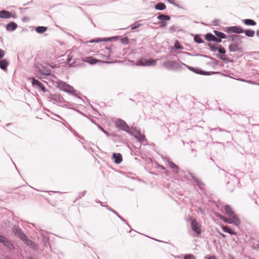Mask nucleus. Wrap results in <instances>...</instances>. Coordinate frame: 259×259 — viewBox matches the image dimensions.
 Segmentation results:
<instances>
[{
    "mask_svg": "<svg viewBox=\"0 0 259 259\" xmlns=\"http://www.w3.org/2000/svg\"><path fill=\"white\" fill-rule=\"evenodd\" d=\"M205 45L208 46L210 51L211 52L218 51L219 54L213 55L220 60L223 61L225 63L227 64L233 62L232 60L230 59L227 56L225 55L226 51L222 45L212 43H208L205 44Z\"/></svg>",
    "mask_w": 259,
    "mask_h": 259,
    "instance_id": "nucleus-1",
    "label": "nucleus"
},
{
    "mask_svg": "<svg viewBox=\"0 0 259 259\" xmlns=\"http://www.w3.org/2000/svg\"><path fill=\"white\" fill-rule=\"evenodd\" d=\"M57 87L60 90L73 96L78 99H80L83 102L85 103V101L76 93V91L72 86L66 83L62 80H59L57 83Z\"/></svg>",
    "mask_w": 259,
    "mask_h": 259,
    "instance_id": "nucleus-2",
    "label": "nucleus"
},
{
    "mask_svg": "<svg viewBox=\"0 0 259 259\" xmlns=\"http://www.w3.org/2000/svg\"><path fill=\"white\" fill-rule=\"evenodd\" d=\"M115 124L119 130L125 132L129 135H133L132 132L131 131L130 127L123 119L120 118L117 119L115 120Z\"/></svg>",
    "mask_w": 259,
    "mask_h": 259,
    "instance_id": "nucleus-3",
    "label": "nucleus"
},
{
    "mask_svg": "<svg viewBox=\"0 0 259 259\" xmlns=\"http://www.w3.org/2000/svg\"><path fill=\"white\" fill-rule=\"evenodd\" d=\"M219 29L228 33L241 34L243 31V28L240 26H232L227 27H221Z\"/></svg>",
    "mask_w": 259,
    "mask_h": 259,
    "instance_id": "nucleus-4",
    "label": "nucleus"
},
{
    "mask_svg": "<svg viewBox=\"0 0 259 259\" xmlns=\"http://www.w3.org/2000/svg\"><path fill=\"white\" fill-rule=\"evenodd\" d=\"M218 216L224 222L229 224H233L236 226L239 227L241 224V221L238 218H233V219L231 218H227L221 214H219Z\"/></svg>",
    "mask_w": 259,
    "mask_h": 259,
    "instance_id": "nucleus-5",
    "label": "nucleus"
},
{
    "mask_svg": "<svg viewBox=\"0 0 259 259\" xmlns=\"http://www.w3.org/2000/svg\"><path fill=\"white\" fill-rule=\"evenodd\" d=\"M181 64L175 61L167 60L163 62V66L168 70H175L181 67Z\"/></svg>",
    "mask_w": 259,
    "mask_h": 259,
    "instance_id": "nucleus-6",
    "label": "nucleus"
},
{
    "mask_svg": "<svg viewBox=\"0 0 259 259\" xmlns=\"http://www.w3.org/2000/svg\"><path fill=\"white\" fill-rule=\"evenodd\" d=\"M157 18L159 19L157 24H160V27L161 28L165 27L167 25L166 21L170 20V17L169 16L160 13H158Z\"/></svg>",
    "mask_w": 259,
    "mask_h": 259,
    "instance_id": "nucleus-7",
    "label": "nucleus"
},
{
    "mask_svg": "<svg viewBox=\"0 0 259 259\" xmlns=\"http://www.w3.org/2000/svg\"><path fill=\"white\" fill-rule=\"evenodd\" d=\"M156 61L153 59H146L144 57L140 58L138 61V64L140 66H154L156 64Z\"/></svg>",
    "mask_w": 259,
    "mask_h": 259,
    "instance_id": "nucleus-8",
    "label": "nucleus"
},
{
    "mask_svg": "<svg viewBox=\"0 0 259 259\" xmlns=\"http://www.w3.org/2000/svg\"><path fill=\"white\" fill-rule=\"evenodd\" d=\"M12 231L14 234L21 240L26 237V235L23 232L22 229L19 226H14L12 228Z\"/></svg>",
    "mask_w": 259,
    "mask_h": 259,
    "instance_id": "nucleus-9",
    "label": "nucleus"
},
{
    "mask_svg": "<svg viewBox=\"0 0 259 259\" xmlns=\"http://www.w3.org/2000/svg\"><path fill=\"white\" fill-rule=\"evenodd\" d=\"M51 98L50 101H54V103H57L61 105V104L63 103H67L66 101H65L64 98L61 96V95L58 94H51Z\"/></svg>",
    "mask_w": 259,
    "mask_h": 259,
    "instance_id": "nucleus-10",
    "label": "nucleus"
},
{
    "mask_svg": "<svg viewBox=\"0 0 259 259\" xmlns=\"http://www.w3.org/2000/svg\"><path fill=\"white\" fill-rule=\"evenodd\" d=\"M192 230L199 236L201 233V226L196 220H192L191 222Z\"/></svg>",
    "mask_w": 259,
    "mask_h": 259,
    "instance_id": "nucleus-11",
    "label": "nucleus"
},
{
    "mask_svg": "<svg viewBox=\"0 0 259 259\" xmlns=\"http://www.w3.org/2000/svg\"><path fill=\"white\" fill-rule=\"evenodd\" d=\"M22 241L26 245L31 247L34 250L37 251L38 249V245L34 241L28 239L26 236Z\"/></svg>",
    "mask_w": 259,
    "mask_h": 259,
    "instance_id": "nucleus-12",
    "label": "nucleus"
},
{
    "mask_svg": "<svg viewBox=\"0 0 259 259\" xmlns=\"http://www.w3.org/2000/svg\"><path fill=\"white\" fill-rule=\"evenodd\" d=\"M213 33L215 34V38H217L215 39L216 43H220L223 39L227 38V35L222 32L214 30Z\"/></svg>",
    "mask_w": 259,
    "mask_h": 259,
    "instance_id": "nucleus-13",
    "label": "nucleus"
},
{
    "mask_svg": "<svg viewBox=\"0 0 259 259\" xmlns=\"http://www.w3.org/2000/svg\"><path fill=\"white\" fill-rule=\"evenodd\" d=\"M111 159L115 163L119 164L122 161V156L120 153L114 152L112 154Z\"/></svg>",
    "mask_w": 259,
    "mask_h": 259,
    "instance_id": "nucleus-14",
    "label": "nucleus"
},
{
    "mask_svg": "<svg viewBox=\"0 0 259 259\" xmlns=\"http://www.w3.org/2000/svg\"><path fill=\"white\" fill-rule=\"evenodd\" d=\"M83 62H87L91 65H95L98 62H101V61L98 60L93 57L89 56L85 57L82 58Z\"/></svg>",
    "mask_w": 259,
    "mask_h": 259,
    "instance_id": "nucleus-15",
    "label": "nucleus"
},
{
    "mask_svg": "<svg viewBox=\"0 0 259 259\" xmlns=\"http://www.w3.org/2000/svg\"><path fill=\"white\" fill-rule=\"evenodd\" d=\"M224 209L226 214L229 216L230 218L233 219V218H238L235 212L229 205H225Z\"/></svg>",
    "mask_w": 259,
    "mask_h": 259,
    "instance_id": "nucleus-16",
    "label": "nucleus"
},
{
    "mask_svg": "<svg viewBox=\"0 0 259 259\" xmlns=\"http://www.w3.org/2000/svg\"><path fill=\"white\" fill-rule=\"evenodd\" d=\"M167 163L169 164L170 167L172 169L174 172L176 174H181L184 173V171L183 170H180L179 167L170 160H168Z\"/></svg>",
    "mask_w": 259,
    "mask_h": 259,
    "instance_id": "nucleus-17",
    "label": "nucleus"
},
{
    "mask_svg": "<svg viewBox=\"0 0 259 259\" xmlns=\"http://www.w3.org/2000/svg\"><path fill=\"white\" fill-rule=\"evenodd\" d=\"M104 207H105L109 211L114 213V214H116L122 222L125 223L126 224H127L129 226L130 228H131V226L128 225V222L123 217H122L121 215H120L115 210L112 209L111 207H110L108 205H105Z\"/></svg>",
    "mask_w": 259,
    "mask_h": 259,
    "instance_id": "nucleus-18",
    "label": "nucleus"
},
{
    "mask_svg": "<svg viewBox=\"0 0 259 259\" xmlns=\"http://www.w3.org/2000/svg\"><path fill=\"white\" fill-rule=\"evenodd\" d=\"M18 27L17 23L15 22L11 21L6 25V30L8 31H14Z\"/></svg>",
    "mask_w": 259,
    "mask_h": 259,
    "instance_id": "nucleus-19",
    "label": "nucleus"
},
{
    "mask_svg": "<svg viewBox=\"0 0 259 259\" xmlns=\"http://www.w3.org/2000/svg\"><path fill=\"white\" fill-rule=\"evenodd\" d=\"M133 135H130L131 136L134 137L135 139L137 140V141L141 143H142L145 139V136L144 135L141 134L140 131L139 132H137L136 134H135L134 132H132Z\"/></svg>",
    "mask_w": 259,
    "mask_h": 259,
    "instance_id": "nucleus-20",
    "label": "nucleus"
},
{
    "mask_svg": "<svg viewBox=\"0 0 259 259\" xmlns=\"http://www.w3.org/2000/svg\"><path fill=\"white\" fill-rule=\"evenodd\" d=\"M189 174L190 175L191 177L193 179L196 184L199 187V188L201 190H202L201 187L204 186L205 185L202 182H201L198 178L195 176L193 174L189 172Z\"/></svg>",
    "mask_w": 259,
    "mask_h": 259,
    "instance_id": "nucleus-21",
    "label": "nucleus"
},
{
    "mask_svg": "<svg viewBox=\"0 0 259 259\" xmlns=\"http://www.w3.org/2000/svg\"><path fill=\"white\" fill-rule=\"evenodd\" d=\"M11 16V12L6 10L0 11V18L2 19H9Z\"/></svg>",
    "mask_w": 259,
    "mask_h": 259,
    "instance_id": "nucleus-22",
    "label": "nucleus"
},
{
    "mask_svg": "<svg viewBox=\"0 0 259 259\" xmlns=\"http://www.w3.org/2000/svg\"><path fill=\"white\" fill-rule=\"evenodd\" d=\"M42 235V242L43 243V246L46 248H48L50 247V244L49 242V237L48 236L41 234Z\"/></svg>",
    "mask_w": 259,
    "mask_h": 259,
    "instance_id": "nucleus-23",
    "label": "nucleus"
},
{
    "mask_svg": "<svg viewBox=\"0 0 259 259\" xmlns=\"http://www.w3.org/2000/svg\"><path fill=\"white\" fill-rule=\"evenodd\" d=\"M212 74H221L223 76H226V74L219 71H206L201 69L200 75H210Z\"/></svg>",
    "mask_w": 259,
    "mask_h": 259,
    "instance_id": "nucleus-24",
    "label": "nucleus"
},
{
    "mask_svg": "<svg viewBox=\"0 0 259 259\" xmlns=\"http://www.w3.org/2000/svg\"><path fill=\"white\" fill-rule=\"evenodd\" d=\"M9 64V61L6 59L0 60V68L6 71L7 70V67Z\"/></svg>",
    "mask_w": 259,
    "mask_h": 259,
    "instance_id": "nucleus-25",
    "label": "nucleus"
},
{
    "mask_svg": "<svg viewBox=\"0 0 259 259\" xmlns=\"http://www.w3.org/2000/svg\"><path fill=\"white\" fill-rule=\"evenodd\" d=\"M181 64L184 66H185L189 70L191 71L192 72L197 74H200L201 72V69L198 68V67H193L192 66H189L188 65H186L183 63H181Z\"/></svg>",
    "mask_w": 259,
    "mask_h": 259,
    "instance_id": "nucleus-26",
    "label": "nucleus"
},
{
    "mask_svg": "<svg viewBox=\"0 0 259 259\" xmlns=\"http://www.w3.org/2000/svg\"><path fill=\"white\" fill-rule=\"evenodd\" d=\"M222 229L224 232L228 233L230 235H237L236 232L233 231L229 226L222 225Z\"/></svg>",
    "mask_w": 259,
    "mask_h": 259,
    "instance_id": "nucleus-27",
    "label": "nucleus"
},
{
    "mask_svg": "<svg viewBox=\"0 0 259 259\" xmlns=\"http://www.w3.org/2000/svg\"><path fill=\"white\" fill-rule=\"evenodd\" d=\"M204 38L208 41H213L216 42L215 36L210 32L207 33L204 35Z\"/></svg>",
    "mask_w": 259,
    "mask_h": 259,
    "instance_id": "nucleus-28",
    "label": "nucleus"
},
{
    "mask_svg": "<svg viewBox=\"0 0 259 259\" xmlns=\"http://www.w3.org/2000/svg\"><path fill=\"white\" fill-rule=\"evenodd\" d=\"M242 22L247 26H255L256 22L251 19H246L242 20Z\"/></svg>",
    "mask_w": 259,
    "mask_h": 259,
    "instance_id": "nucleus-29",
    "label": "nucleus"
},
{
    "mask_svg": "<svg viewBox=\"0 0 259 259\" xmlns=\"http://www.w3.org/2000/svg\"><path fill=\"white\" fill-rule=\"evenodd\" d=\"M242 33H244L245 35L247 37H252L254 36L255 32L254 30L248 29H243Z\"/></svg>",
    "mask_w": 259,
    "mask_h": 259,
    "instance_id": "nucleus-30",
    "label": "nucleus"
},
{
    "mask_svg": "<svg viewBox=\"0 0 259 259\" xmlns=\"http://www.w3.org/2000/svg\"><path fill=\"white\" fill-rule=\"evenodd\" d=\"M154 8L157 10L163 11L166 9V7L164 3L159 2L155 5Z\"/></svg>",
    "mask_w": 259,
    "mask_h": 259,
    "instance_id": "nucleus-31",
    "label": "nucleus"
},
{
    "mask_svg": "<svg viewBox=\"0 0 259 259\" xmlns=\"http://www.w3.org/2000/svg\"><path fill=\"white\" fill-rule=\"evenodd\" d=\"M47 29L48 27L44 26H37L35 28V31L39 34H42L44 33L47 30Z\"/></svg>",
    "mask_w": 259,
    "mask_h": 259,
    "instance_id": "nucleus-32",
    "label": "nucleus"
},
{
    "mask_svg": "<svg viewBox=\"0 0 259 259\" xmlns=\"http://www.w3.org/2000/svg\"><path fill=\"white\" fill-rule=\"evenodd\" d=\"M4 246H6L8 248L11 250H14L15 246L10 241L7 239L3 244Z\"/></svg>",
    "mask_w": 259,
    "mask_h": 259,
    "instance_id": "nucleus-33",
    "label": "nucleus"
},
{
    "mask_svg": "<svg viewBox=\"0 0 259 259\" xmlns=\"http://www.w3.org/2000/svg\"><path fill=\"white\" fill-rule=\"evenodd\" d=\"M4 246H6L8 248L11 250H14L15 246L10 241L7 239L3 244Z\"/></svg>",
    "mask_w": 259,
    "mask_h": 259,
    "instance_id": "nucleus-34",
    "label": "nucleus"
},
{
    "mask_svg": "<svg viewBox=\"0 0 259 259\" xmlns=\"http://www.w3.org/2000/svg\"><path fill=\"white\" fill-rule=\"evenodd\" d=\"M239 46V44L238 43L234 42L233 44H231L228 47L229 51L230 52H235V50L237 49Z\"/></svg>",
    "mask_w": 259,
    "mask_h": 259,
    "instance_id": "nucleus-35",
    "label": "nucleus"
},
{
    "mask_svg": "<svg viewBox=\"0 0 259 259\" xmlns=\"http://www.w3.org/2000/svg\"><path fill=\"white\" fill-rule=\"evenodd\" d=\"M201 34H195L194 35V40L198 44L204 43V41L201 38Z\"/></svg>",
    "mask_w": 259,
    "mask_h": 259,
    "instance_id": "nucleus-36",
    "label": "nucleus"
},
{
    "mask_svg": "<svg viewBox=\"0 0 259 259\" xmlns=\"http://www.w3.org/2000/svg\"><path fill=\"white\" fill-rule=\"evenodd\" d=\"M40 72L41 74L47 76L50 75L51 74V70L44 67H42V69L40 70Z\"/></svg>",
    "mask_w": 259,
    "mask_h": 259,
    "instance_id": "nucleus-37",
    "label": "nucleus"
},
{
    "mask_svg": "<svg viewBox=\"0 0 259 259\" xmlns=\"http://www.w3.org/2000/svg\"><path fill=\"white\" fill-rule=\"evenodd\" d=\"M140 21H136L134 23L131 25V29L132 30H134L139 27H140L142 24L141 23H140Z\"/></svg>",
    "mask_w": 259,
    "mask_h": 259,
    "instance_id": "nucleus-38",
    "label": "nucleus"
},
{
    "mask_svg": "<svg viewBox=\"0 0 259 259\" xmlns=\"http://www.w3.org/2000/svg\"><path fill=\"white\" fill-rule=\"evenodd\" d=\"M72 60V56L69 55L68 58L67 59L66 63L69 65V66H73L75 64V61H74L72 62H70Z\"/></svg>",
    "mask_w": 259,
    "mask_h": 259,
    "instance_id": "nucleus-39",
    "label": "nucleus"
},
{
    "mask_svg": "<svg viewBox=\"0 0 259 259\" xmlns=\"http://www.w3.org/2000/svg\"><path fill=\"white\" fill-rule=\"evenodd\" d=\"M172 49L175 50H183L184 47L180 44L178 40H176Z\"/></svg>",
    "mask_w": 259,
    "mask_h": 259,
    "instance_id": "nucleus-40",
    "label": "nucleus"
},
{
    "mask_svg": "<svg viewBox=\"0 0 259 259\" xmlns=\"http://www.w3.org/2000/svg\"><path fill=\"white\" fill-rule=\"evenodd\" d=\"M32 85L33 87H38L41 83V82L37 79L34 78H32L31 81Z\"/></svg>",
    "mask_w": 259,
    "mask_h": 259,
    "instance_id": "nucleus-41",
    "label": "nucleus"
},
{
    "mask_svg": "<svg viewBox=\"0 0 259 259\" xmlns=\"http://www.w3.org/2000/svg\"><path fill=\"white\" fill-rule=\"evenodd\" d=\"M242 38H244L243 36L235 34V37L234 41H235V43H238V44L240 45L242 42Z\"/></svg>",
    "mask_w": 259,
    "mask_h": 259,
    "instance_id": "nucleus-42",
    "label": "nucleus"
},
{
    "mask_svg": "<svg viewBox=\"0 0 259 259\" xmlns=\"http://www.w3.org/2000/svg\"><path fill=\"white\" fill-rule=\"evenodd\" d=\"M228 186V190L230 191V192H232L234 189L235 186L232 183V182H227Z\"/></svg>",
    "mask_w": 259,
    "mask_h": 259,
    "instance_id": "nucleus-43",
    "label": "nucleus"
},
{
    "mask_svg": "<svg viewBox=\"0 0 259 259\" xmlns=\"http://www.w3.org/2000/svg\"><path fill=\"white\" fill-rule=\"evenodd\" d=\"M121 42L123 45H128L130 43L129 38L125 36L120 38Z\"/></svg>",
    "mask_w": 259,
    "mask_h": 259,
    "instance_id": "nucleus-44",
    "label": "nucleus"
},
{
    "mask_svg": "<svg viewBox=\"0 0 259 259\" xmlns=\"http://www.w3.org/2000/svg\"><path fill=\"white\" fill-rule=\"evenodd\" d=\"M86 193H87V191H85V190L79 192L78 194L77 198L76 199V200L74 202H75L76 200L81 198L82 197H83L85 195Z\"/></svg>",
    "mask_w": 259,
    "mask_h": 259,
    "instance_id": "nucleus-45",
    "label": "nucleus"
},
{
    "mask_svg": "<svg viewBox=\"0 0 259 259\" xmlns=\"http://www.w3.org/2000/svg\"><path fill=\"white\" fill-rule=\"evenodd\" d=\"M102 41H104L103 38H97L92 39L89 42L91 43H93V42L98 43V42H102Z\"/></svg>",
    "mask_w": 259,
    "mask_h": 259,
    "instance_id": "nucleus-46",
    "label": "nucleus"
},
{
    "mask_svg": "<svg viewBox=\"0 0 259 259\" xmlns=\"http://www.w3.org/2000/svg\"><path fill=\"white\" fill-rule=\"evenodd\" d=\"M98 127L99 129H100L101 131H102L106 135H107V137H109L110 134L109 133L107 132L106 130L104 129V128L100 125H98Z\"/></svg>",
    "mask_w": 259,
    "mask_h": 259,
    "instance_id": "nucleus-47",
    "label": "nucleus"
},
{
    "mask_svg": "<svg viewBox=\"0 0 259 259\" xmlns=\"http://www.w3.org/2000/svg\"><path fill=\"white\" fill-rule=\"evenodd\" d=\"M235 37V34L227 35V38L229 39L228 41H234Z\"/></svg>",
    "mask_w": 259,
    "mask_h": 259,
    "instance_id": "nucleus-48",
    "label": "nucleus"
},
{
    "mask_svg": "<svg viewBox=\"0 0 259 259\" xmlns=\"http://www.w3.org/2000/svg\"><path fill=\"white\" fill-rule=\"evenodd\" d=\"M213 61V63L215 66L220 65L221 66H223V64L222 63H221L219 60L215 59L214 58H212V59H211Z\"/></svg>",
    "mask_w": 259,
    "mask_h": 259,
    "instance_id": "nucleus-49",
    "label": "nucleus"
},
{
    "mask_svg": "<svg viewBox=\"0 0 259 259\" xmlns=\"http://www.w3.org/2000/svg\"><path fill=\"white\" fill-rule=\"evenodd\" d=\"M184 259H195L194 256L192 254H185L184 256Z\"/></svg>",
    "mask_w": 259,
    "mask_h": 259,
    "instance_id": "nucleus-50",
    "label": "nucleus"
},
{
    "mask_svg": "<svg viewBox=\"0 0 259 259\" xmlns=\"http://www.w3.org/2000/svg\"><path fill=\"white\" fill-rule=\"evenodd\" d=\"M105 49L108 51V55L106 56L105 58L107 59L109 58L110 54L112 53L111 48L110 47H106Z\"/></svg>",
    "mask_w": 259,
    "mask_h": 259,
    "instance_id": "nucleus-51",
    "label": "nucleus"
},
{
    "mask_svg": "<svg viewBox=\"0 0 259 259\" xmlns=\"http://www.w3.org/2000/svg\"><path fill=\"white\" fill-rule=\"evenodd\" d=\"M39 88L41 91L44 93L48 92V91L46 89L45 86L42 83L38 87Z\"/></svg>",
    "mask_w": 259,
    "mask_h": 259,
    "instance_id": "nucleus-52",
    "label": "nucleus"
},
{
    "mask_svg": "<svg viewBox=\"0 0 259 259\" xmlns=\"http://www.w3.org/2000/svg\"><path fill=\"white\" fill-rule=\"evenodd\" d=\"M8 239L7 238H6L5 237H4L3 235H0V243H2L3 244H4V243H5V242Z\"/></svg>",
    "mask_w": 259,
    "mask_h": 259,
    "instance_id": "nucleus-53",
    "label": "nucleus"
},
{
    "mask_svg": "<svg viewBox=\"0 0 259 259\" xmlns=\"http://www.w3.org/2000/svg\"><path fill=\"white\" fill-rule=\"evenodd\" d=\"M169 29L170 32L172 33L175 31H177V26H175V25H172L169 27Z\"/></svg>",
    "mask_w": 259,
    "mask_h": 259,
    "instance_id": "nucleus-54",
    "label": "nucleus"
},
{
    "mask_svg": "<svg viewBox=\"0 0 259 259\" xmlns=\"http://www.w3.org/2000/svg\"><path fill=\"white\" fill-rule=\"evenodd\" d=\"M131 131L134 132L135 134L137 133V132H139L140 131H138L136 126H132L131 128Z\"/></svg>",
    "mask_w": 259,
    "mask_h": 259,
    "instance_id": "nucleus-55",
    "label": "nucleus"
},
{
    "mask_svg": "<svg viewBox=\"0 0 259 259\" xmlns=\"http://www.w3.org/2000/svg\"><path fill=\"white\" fill-rule=\"evenodd\" d=\"M156 168H160L162 170L165 169V168L164 166L159 164L158 162H156Z\"/></svg>",
    "mask_w": 259,
    "mask_h": 259,
    "instance_id": "nucleus-56",
    "label": "nucleus"
},
{
    "mask_svg": "<svg viewBox=\"0 0 259 259\" xmlns=\"http://www.w3.org/2000/svg\"><path fill=\"white\" fill-rule=\"evenodd\" d=\"M5 55V51L3 50L0 49V60L2 59V58L4 57Z\"/></svg>",
    "mask_w": 259,
    "mask_h": 259,
    "instance_id": "nucleus-57",
    "label": "nucleus"
},
{
    "mask_svg": "<svg viewBox=\"0 0 259 259\" xmlns=\"http://www.w3.org/2000/svg\"><path fill=\"white\" fill-rule=\"evenodd\" d=\"M120 38V36H114L111 37L112 41H116Z\"/></svg>",
    "mask_w": 259,
    "mask_h": 259,
    "instance_id": "nucleus-58",
    "label": "nucleus"
},
{
    "mask_svg": "<svg viewBox=\"0 0 259 259\" xmlns=\"http://www.w3.org/2000/svg\"><path fill=\"white\" fill-rule=\"evenodd\" d=\"M103 41H112V40H111V37H104L103 38Z\"/></svg>",
    "mask_w": 259,
    "mask_h": 259,
    "instance_id": "nucleus-59",
    "label": "nucleus"
},
{
    "mask_svg": "<svg viewBox=\"0 0 259 259\" xmlns=\"http://www.w3.org/2000/svg\"><path fill=\"white\" fill-rule=\"evenodd\" d=\"M60 105V106H62V107H65V108H68V109H73V108L69 107V106H68V104H62H62H61V105Z\"/></svg>",
    "mask_w": 259,
    "mask_h": 259,
    "instance_id": "nucleus-60",
    "label": "nucleus"
},
{
    "mask_svg": "<svg viewBox=\"0 0 259 259\" xmlns=\"http://www.w3.org/2000/svg\"><path fill=\"white\" fill-rule=\"evenodd\" d=\"M73 110H74L75 111H77L78 113H79V114H80L81 115H82L83 116H84L85 117L87 116L85 114H84L83 112H82L81 111H79L78 109L73 108Z\"/></svg>",
    "mask_w": 259,
    "mask_h": 259,
    "instance_id": "nucleus-61",
    "label": "nucleus"
},
{
    "mask_svg": "<svg viewBox=\"0 0 259 259\" xmlns=\"http://www.w3.org/2000/svg\"><path fill=\"white\" fill-rule=\"evenodd\" d=\"M219 21H220L219 20L214 19V21H213V25H214V26L218 25V24H219Z\"/></svg>",
    "mask_w": 259,
    "mask_h": 259,
    "instance_id": "nucleus-62",
    "label": "nucleus"
},
{
    "mask_svg": "<svg viewBox=\"0 0 259 259\" xmlns=\"http://www.w3.org/2000/svg\"><path fill=\"white\" fill-rule=\"evenodd\" d=\"M165 1L167 2L170 4H172L173 5H175V2L174 0H165Z\"/></svg>",
    "mask_w": 259,
    "mask_h": 259,
    "instance_id": "nucleus-63",
    "label": "nucleus"
},
{
    "mask_svg": "<svg viewBox=\"0 0 259 259\" xmlns=\"http://www.w3.org/2000/svg\"><path fill=\"white\" fill-rule=\"evenodd\" d=\"M235 52H238L242 53V48L239 46L237 48V49L236 50H235Z\"/></svg>",
    "mask_w": 259,
    "mask_h": 259,
    "instance_id": "nucleus-64",
    "label": "nucleus"
}]
</instances>
